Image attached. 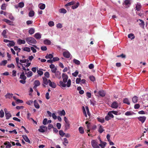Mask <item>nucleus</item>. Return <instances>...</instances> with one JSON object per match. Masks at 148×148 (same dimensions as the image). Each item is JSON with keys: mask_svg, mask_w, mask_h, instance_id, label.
Returning <instances> with one entry per match:
<instances>
[{"mask_svg": "<svg viewBox=\"0 0 148 148\" xmlns=\"http://www.w3.org/2000/svg\"><path fill=\"white\" fill-rule=\"evenodd\" d=\"M26 42L29 44H36L37 41L35 39L32 37H28L25 38Z\"/></svg>", "mask_w": 148, "mask_h": 148, "instance_id": "f257e3e1", "label": "nucleus"}, {"mask_svg": "<svg viewBox=\"0 0 148 148\" xmlns=\"http://www.w3.org/2000/svg\"><path fill=\"white\" fill-rule=\"evenodd\" d=\"M91 145L93 148H100L99 146L98 145V143L95 140H92Z\"/></svg>", "mask_w": 148, "mask_h": 148, "instance_id": "f03ea898", "label": "nucleus"}, {"mask_svg": "<svg viewBox=\"0 0 148 148\" xmlns=\"http://www.w3.org/2000/svg\"><path fill=\"white\" fill-rule=\"evenodd\" d=\"M4 110L5 112V116L6 117V119H9L11 117V114L7 110L6 108H4Z\"/></svg>", "mask_w": 148, "mask_h": 148, "instance_id": "7ed1b4c3", "label": "nucleus"}, {"mask_svg": "<svg viewBox=\"0 0 148 148\" xmlns=\"http://www.w3.org/2000/svg\"><path fill=\"white\" fill-rule=\"evenodd\" d=\"M47 127L42 125L40 127V128L38 129V130L40 132L43 133L45 131V130H47Z\"/></svg>", "mask_w": 148, "mask_h": 148, "instance_id": "20e7f679", "label": "nucleus"}, {"mask_svg": "<svg viewBox=\"0 0 148 148\" xmlns=\"http://www.w3.org/2000/svg\"><path fill=\"white\" fill-rule=\"evenodd\" d=\"M49 67L51 69V71L53 73H55L57 69L55 65L52 64L49 66Z\"/></svg>", "mask_w": 148, "mask_h": 148, "instance_id": "39448f33", "label": "nucleus"}, {"mask_svg": "<svg viewBox=\"0 0 148 148\" xmlns=\"http://www.w3.org/2000/svg\"><path fill=\"white\" fill-rule=\"evenodd\" d=\"M135 5L136 10L137 11H140L142 7V5H141V4L140 3L137 2L136 4H135Z\"/></svg>", "mask_w": 148, "mask_h": 148, "instance_id": "423d86ee", "label": "nucleus"}, {"mask_svg": "<svg viewBox=\"0 0 148 148\" xmlns=\"http://www.w3.org/2000/svg\"><path fill=\"white\" fill-rule=\"evenodd\" d=\"M62 78H63V81L64 82H66L68 78V75L65 73H63L62 74Z\"/></svg>", "mask_w": 148, "mask_h": 148, "instance_id": "0eeeda50", "label": "nucleus"}, {"mask_svg": "<svg viewBox=\"0 0 148 148\" xmlns=\"http://www.w3.org/2000/svg\"><path fill=\"white\" fill-rule=\"evenodd\" d=\"M118 107V104L116 101L113 102L111 105V107L113 108L116 109Z\"/></svg>", "mask_w": 148, "mask_h": 148, "instance_id": "6e6552de", "label": "nucleus"}, {"mask_svg": "<svg viewBox=\"0 0 148 148\" xmlns=\"http://www.w3.org/2000/svg\"><path fill=\"white\" fill-rule=\"evenodd\" d=\"M49 85L51 87L55 88L56 87V85L54 82H51L50 79H49Z\"/></svg>", "mask_w": 148, "mask_h": 148, "instance_id": "1a4fd4ad", "label": "nucleus"}, {"mask_svg": "<svg viewBox=\"0 0 148 148\" xmlns=\"http://www.w3.org/2000/svg\"><path fill=\"white\" fill-rule=\"evenodd\" d=\"M4 145L5 146V148H10L12 147L10 143L8 141H6L4 143Z\"/></svg>", "mask_w": 148, "mask_h": 148, "instance_id": "9d476101", "label": "nucleus"}, {"mask_svg": "<svg viewBox=\"0 0 148 148\" xmlns=\"http://www.w3.org/2000/svg\"><path fill=\"white\" fill-rule=\"evenodd\" d=\"M138 120L143 123L146 119V118L145 116H140L138 118Z\"/></svg>", "mask_w": 148, "mask_h": 148, "instance_id": "9b49d317", "label": "nucleus"}, {"mask_svg": "<svg viewBox=\"0 0 148 148\" xmlns=\"http://www.w3.org/2000/svg\"><path fill=\"white\" fill-rule=\"evenodd\" d=\"M63 55L64 57L69 58L70 57V54L68 51H66L63 53Z\"/></svg>", "mask_w": 148, "mask_h": 148, "instance_id": "f8f14e48", "label": "nucleus"}, {"mask_svg": "<svg viewBox=\"0 0 148 148\" xmlns=\"http://www.w3.org/2000/svg\"><path fill=\"white\" fill-rule=\"evenodd\" d=\"M54 73H55V76L58 79H60L61 78V73L59 71H56Z\"/></svg>", "mask_w": 148, "mask_h": 148, "instance_id": "ddd939ff", "label": "nucleus"}, {"mask_svg": "<svg viewBox=\"0 0 148 148\" xmlns=\"http://www.w3.org/2000/svg\"><path fill=\"white\" fill-rule=\"evenodd\" d=\"M34 37L37 39H39L41 37V35L39 33H37L34 34Z\"/></svg>", "mask_w": 148, "mask_h": 148, "instance_id": "4468645a", "label": "nucleus"}, {"mask_svg": "<svg viewBox=\"0 0 148 148\" xmlns=\"http://www.w3.org/2000/svg\"><path fill=\"white\" fill-rule=\"evenodd\" d=\"M34 86L33 88H36L37 86H39L40 85V82L38 80H35L34 82Z\"/></svg>", "mask_w": 148, "mask_h": 148, "instance_id": "2eb2a0df", "label": "nucleus"}, {"mask_svg": "<svg viewBox=\"0 0 148 148\" xmlns=\"http://www.w3.org/2000/svg\"><path fill=\"white\" fill-rule=\"evenodd\" d=\"M15 43L13 40H11L10 42L7 44V45L9 47H13L14 46Z\"/></svg>", "mask_w": 148, "mask_h": 148, "instance_id": "dca6fc26", "label": "nucleus"}, {"mask_svg": "<svg viewBox=\"0 0 148 148\" xmlns=\"http://www.w3.org/2000/svg\"><path fill=\"white\" fill-rule=\"evenodd\" d=\"M22 136L26 142H27L29 143H30V140L26 135H23Z\"/></svg>", "mask_w": 148, "mask_h": 148, "instance_id": "f3484780", "label": "nucleus"}, {"mask_svg": "<svg viewBox=\"0 0 148 148\" xmlns=\"http://www.w3.org/2000/svg\"><path fill=\"white\" fill-rule=\"evenodd\" d=\"M13 95V94H12L7 93L5 95V97L6 99L8 98L10 99L12 97Z\"/></svg>", "mask_w": 148, "mask_h": 148, "instance_id": "a211bd4d", "label": "nucleus"}, {"mask_svg": "<svg viewBox=\"0 0 148 148\" xmlns=\"http://www.w3.org/2000/svg\"><path fill=\"white\" fill-rule=\"evenodd\" d=\"M17 43L19 45L22 44H25V41L24 40H22L21 39H19L18 40Z\"/></svg>", "mask_w": 148, "mask_h": 148, "instance_id": "6ab92c4d", "label": "nucleus"}, {"mask_svg": "<svg viewBox=\"0 0 148 148\" xmlns=\"http://www.w3.org/2000/svg\"><path fill=\"white\" fill-rule=\"evenodd\" d=\"M66 83H64V82L61 81L59 82V86L62 87H64L66 86Z\"/></svg>", "mask_w": 148, "mask_h": 148, "instance_id": "aec40b11", "label": "nucleus"}, {"mask_svg": "<svg viewBox=\"0 0 148 148\" xmlns=\"http://www.w3.org/2000/svg\"><path fill=\"white\" fill-rule=\"evenodd\" d=\"M45 5L44 4L41 3L38 5V7L41 10H43L45 8Z\"/></svg>", "mask_w": 148, "mask_h": 148, "instance_id": "412c9836", "label": "nucleus"}, {"mask_svg": "<svg viewBox=\"0 0 148 148\" xmlns=\"http://www.w3.org/2000/svg\"><path fill=\"white\" fill-rule=\"evenodd\" d=\"M3 21L6 22L10 25H11L12 24L11 23H13L10 20L6 19H3Z\"/></svg>", "mask_w": 148, "mask_h": 148, "instance_id": "4be33fe9", "label": "nucleus"}, {"mask_svg": "<svg viewBox=\"0 0 148 148\" xmlns=\"http://www.w3.org/2000/svg\"><path fill=\"white\" fill-rule=\"evenodd\" d=\"M123 102L124 103L128 105H129L130 104V103L129 100V99H128L127 98L124 99L123 100Z\"/></svg>", "mask_w": 148, "mask_h": 148, "instance_id": "5701e85b", "label": "nucleus"}, {"mask_svg": "<svg viewBox=\"0 0 148 148\" xmlns=\"http://www.w3.org/2000/svg\"><path fill=\"white\" fill-rule=\"evenodd\" d=\"M34 105L35 107L37 109H38L40 108V106L38 103L35 100L34 101Z\"/></svg>", "mask_w": 148, "mask_h": 148, "instance_id": "b1692460", "label": "nucleus"}, {"mask_svg": "<svg viewBox=\"0 0 148 148\" xmlns=\"http://www.w3.org/2000/svg\"><path fill=\"white\" fill-rule=\"evenodd\" d=\"M99 95L101 97H104L105 95V92L103 90H100L99 92Z\"/></svg>", "mask_w": 148, "mask_h": 148, "instance_id": "393cba45", "label": "nucleus"}, {"mask_svg": "<svg viewBox=\"0 0 148 148\" xmlns=\"http://www.w3.org/2000/svg\"><path fill=\"white\" fill-rule=\"evenodd\" d=\"M43 42L45 44L47 45H50L51 44V42L48 39L44 40Z\"/></svg>", "mask_w": 148, "mask_h": 148, "instance_id": "a878e982", "label": "nucleus"}, {"mask_svg": "<svg viewBox=\"0 0 148 148\" xmlns=\"http://www.w3.org/2000/svg\"><path fill=\"white\" fill-rule=\"evenodd\" d=\"M59 12L60 13L65 14L66 13L67 11L65 9L62 8L60 9Z\"/></svg>", "mask_w": 148, "mask_h": 148, "instance_id": "bb28decb", "label": "nucleus"}, {"mask_svg": "<svg viewBox=\"0 0 148 148\" xmlns=\"http://www.w3.org/2000/svg\"><path fill=\"white\" fill-rule=\"evenodd\" d=\"M58 113L61 116H64L65 114V112L64 110H63L62 111H60L58 112Z\"/></svg>", "mask_w": 148, "mask_h": 148, "instance_id": "cd10ccee", "label": "nucleus"}, {"mask_svg": "<svg viewBox=\"0 0 148 148\" xmlns=\"http://www.w3.org/2000/svg\"><path fill=\"white\" fill-rule=\"evenodd\" d=\"M43 82L44 84L46 85H47L48 84H49V79L48 80L45 77H43Z\"/></svg>", "mask_w": 148, "mask_h": 148, "instance_id": "c85d7f7f", "label": "nucleus"}, {"mask_svg": "<svg viewBox=\"0 0 148 148\" xmlns=\"http://www.w3.org/2000/svg\"><path fill=\"white\" fill-rule=\"evenodd\" d=\"M65 130H66L69 129L70 127V124L69 122L65 123Z\"/></svg>", "mask_w": 148, "mask_h": 148, "instance_id": "c756f323", "label": "nucleus"}, {"mask_svg": "<svg viewBox=\"0 0 148 148\" xmlns=\"http://www.w3.org/2000/svg\"><path fill=\"white\" fill-rule=\"evenodd\" d=\"M139 20L140 21V23H139L140 26V27H142L143 28L144 27V23L143 21L142 20L139 19Z\"/></svg>", "mask_w": 148, "mask_h": 148, "instance_id": "7c9ffc66", "label": "nucleus"}, {"mask_svg": "<svg viewBox=\"0 0 148 148\" xmlns=\"http://www.w3.org/2000/svg\"><path fill=\"white\" fill-rule=\"evenodd\" d=\"M53 57V55L51 54H47L46 55V56H45V58L46 59H52Z\"/></svg>", "mask_w": 148, "mask_h": 148, "instance_id": "2f4dec72", "label": "nucleus"}, {"mask_svg": "<svg viewBox=\"0 0 148 148\" xmlns=\"http://www.w3.org/2000/svg\"><path fill=\"white\" fill-rule=\"evenodd\" d=\"M138 100V97L136 96L132 98V101L134 103H136Z\"/></svg>", "mask_w": 148, "mask_h": 148, "instance_id": "473e14b6", "label": "nucleus"}, {"mask_svg": "<svg viewBox=\"0 0 148 148\" xmlns=\"http://www.w3.org/2000/svg\"><path fill=\"white\" fill-rule=\"evenodd\" d=\"M20 78L24 80H25L26 79V77L24 75V73H23L20 76Z\"/></svg>", "mask_w": 148, "mask_h": 148, "instance_id": "72a5a7b5", "label": "nucleus"}, {"mask_svg": "<svg viewBox=\"0 0 148 148\" xmlns=\"http://www.w3.org/2000/svg\"><path fill=\"white\" fill-rule=\"evenodd\" d=\"M35 32V29L33 28H31L29 30V33L30 34H33Z\"/></svg>", "mask_w": 148, "mask_h": 148, "instance_id": "f704fd0d", "label": "nucleus"}, {"mask_svg": "<svg viewBox=\"0 0 148 148\" xmlns=\"http://www.w3.org/2000/svg\"><path fill=\"white\" fill-rule=\"evenodd\" d=\"M128 37L129 38H130L131 39H133L134 38L135 36L133 34L131 33L128 35Z\"/></svg>", "mask_w": 148, "mask_h": 148, "instance_id": "c9c22d12", "label": "nucleus"}, {"mask_svg": "<svg viewBox=\"0 0 148 148\" xmlns=\"http://www.w3.org/2000/svg\"><path fill=\"white\" fill-rule=\"evenodd\" d=\"M42 69H39V70H37V72L38 75L40 76H41L43 74V72L42 71Z\"/></svg>", "mask_w": 148, "mask_h": 148, "instance_id": "e433bc0d", "label": "nucleus"}, {"mask_svg": "<svg viewBox=\"0 0 148 148\" xmlns=\"http://www.w3.org/2000/svg\"><path fill=\"white\" fill-rule=\"evenodd\" d=\"M7 31V29H5L3 31V32L2 33V35L5 38H7V36L6 35Z\"/></svg>", "mask_w": 148, "mask_h": 148, "instance_id": "4c0bfd02", "label": "nucleus"}, {"mask_svg": "<svg viewBox=\"0 0 148 148\" xmlns=\"http://www.w3.org/2000/svg\"><path fill=\"white\" fill-rule=\"evenodd\" d=\"M31 116V114L29 112H28L27 113V118L29 120H32L33 122H35V121L32 118H30V116Z\"/></svg>", "mask_w": 148, "mask_h": 148, "instance_id": "58836bf2", "label": "nucleus"}, {"mask_svg": "<svg viewBox=\"0 0 148 148\" xmlns=\"http://www.w3.org/2000/svg\"><path fill=\"white\" fill-rule=\"evenodd\" d=\"M79 133L81 134H83L84 133V131L83 128L82 127H80L79 128Z\"/></svg>", "mask_w": 148, "mask_h": 148, "instance_id": "ea45409f", "label": "nucleus"}, {"mask_svg": "<svg viewBox=\"0 0 148 148\" xmlns=\"http://www.w3.org/2000/svg\"><path fill=\"white\" fill-rule=\"evenodd\" d=\"M113 113L112 112V111H109L108 113V115L111 118H113L114 117V116L112 114Z\"/></svg>", "mask_w": 148, "mask_h": 148, "instance_id": "a19ab883", "label": "nucleus"}, {"mask_svg": "<svg viewBox=\"0 0 148 148\" xmlns=\"http://www.w3.org/2000/svg\"><path fill=\"white\" fill-rule=\"evenodd\" d=\"M106 144V142H102V143L99 144V146H100L101 148H105Z\"/></svg>", "mask_w": 148, "mask_h": 148, "instance_id": "79ce46f5", "label": "nucleus"}, {"mask_svg": "<svg viewBox=\"0 0 148 148\" xmlns=\"http://www.w3.org/2000/svg\"><path fill=\"white\" fill-rule=\"evenodd\" d=\"M73 62L77 65H79L80 64V62L76 59H74L73 60Z\"/></svg>", "mask_w": 148, "mask_h": 148, "instance_id": "37998d69", "label": "nucleus"}, {"mask_svg": "<svg viewBox=\"0 0 148 148\" xmlns=\"http://www.w3.org/2000/svg\"><path fill=\"white\" fill-rule=\"evenodd\" d=\"M34 12L33 11H30L29 13V17H32L34 16Z\"/></svg>", "mask_w": 148, "mask_h": 148, "instance_id": "c03bdc74", "label": "nucleus"}, {"mask_svg": "<svg viewBox=\"0 0 148 148\" xmlns=\"http://www.w3.org/2000/svg\"><path fill=\"white\" fill-rule=\"evenodd\" d=\"M79 3L77 2L75 5H73L72 6V8L73 9H75L77 8L79 5Z\"/></svg>", "mask_w": 148, "mask_h": 148, "instance_id": "a18cd8bd", "label": "nucleus"}, {"mask_svg": "<svg viewBox=\"0 0 148 148\" xmlns=\"http://www.w3.org/2000/svg\"><path fill=\"white\" fill-rule=\"evenodd\" d=\"M112 112L113 114L116 115H119L121 114L120 112H119L117 111L112 110Z\"/></svg>", "mask_w": 148, "mask_h": 148, "instance_id": "49530a36", "label": "nucleus"}, {"mask_svg": "<svg viewBox=\"0 0 148 148\" xmlns=\"http://www.w3.org/2000/svg\"><path fill=\"white\" fill-rule=\"evenodd\" d=\"M74 3H75L74 1H71V2H69V3H67L65 5V6H70V5H73L74 4Z\"/></svg>", "mask_w": 148, "mask_h": 148, "instance_id": "de8ad7c7", "label": "nucleus"}, {"mask_svg": "<svg viewBox=\"0 0 148 148\" xmlns=\"http://www.w3.org/2000/svg\"><path fill=\"white\" fill-rule=\"evenodd\" d=\"M24 4L23 2H20L18 3V6L20 8H22L24 6Z\"/></svg>", "mask_w": 148, "mask_h": 148, "instance_id": "09e8293b", "label": "nucleus"}, {"mask_svg": "<svg viewBox=\"0 0 148 148\" xmlns=\"http://www.w3.org/2000/svg\"><path fill=\"white\" fill-rule=\"evenodd\" d=\"M33 75V73L31 71L28 72L27 73V77H28L32 76Z\"/></svg>", "mask_w": 148, "mask_h": 148, "instance_id": "8fccbe9b", "label": "nucleus"}, {"mask_svg": "<svg viewBox=\"0 0 148 148\" xmlns=\"http://www.w3.org/2000/svg\"><path fill=\"white\" fill-rule=\"evenodd\" d=\"M48 25L49 26L52 27L54 25V24L53 21H51L48 22Z\"/></svg>", "mask_w": 148, "mask_h": 148, "instance_id": "3c124183", "label": "nucleus"}, {"mask_svg": "<svg viewBox=\"0 0 148 148\" xmlns=\"http://www.w3.org/2000/svg\"><path fill=\"white\" fill-rule=\"evenodd\" d=\"M7 63V61L6 60H4L1 62L0 64L1 65L5 66Z\"/></svg>", "mask_w": 148, "mask_h": 148, "instance_id": "603ef678", "label": "nucleus"}, {"mask_svg": "<svg viewBox=\"0 0 148 148\" xmlns=\"http://www.w3.org/2000/svg\"><path fill=\"white\" fill-rule=\"evenodd\" d=\"M104 131V130L103 129V128H102L101 125H100V126L99 128V129L98 130L99 132L100 133H102Z\"/></svg>", "mask_w": 148, "mask_h": 148, "instance_id": "864d4df0", "label": "nucleus"}, {"mask_svg": "<svg viewBox=\"0 0 148 148\" xmlns=\"http://www.w3.org/2000/svg\"><path fill=\"white\" fill-rule=\"evenodd\" d=\"M4 112L2 110H0V117L3 118L4 116Z\"/></svg>", "mask_w": 148, "mask_h": 148, "instance_id": "5fc2aeb1", "label": "nucleus"}, {"mask_svg": "<svg viewBox=\"0 0 148 148\" xmlns=\"http://www.w3.org/2000/svg\"><path fill=\"white\" fill-rule=\"evenodd\" d=\"M23 50L27 52H30V49L29 47H25L23 48Z\"/></svg>", "mask_w": 148, "mask_h": 148, "instance_id": "6e6d98bb", "label": "nucleus"}, {"mask_svg": "<svg viewBox=\"0 0 148 148\" xmlns=\"http://www.w3.org/2000/svg\"><path fill=\"white\" fill-rule=\"evenodd\" d=\"M71 81L70 79H69L67 82L66 84V86L67 87H69L71 85Z\"/></svg>", "mask_w": 148, "mask_h": 148, "instance_id": "4d7b16f0", "label": "nucleus"}, {"mask_svg": "<svg viewBox=\"0 0 148 148\" xmlns=\"http://www.w3.org/2000/svg\"><path fill=\"white\" fill-rule=\"evenodd\" d=\"M124 3L126 5H127L129 4L130 5L131 4L130 0H125L124 1Z\"/></svg>", "mask_w": 148, "mask_h": 148, "instance_id": "13d9d810", "label": "nucleus"}, {"mask_svg": "<svg viewBox=\"0 0 148 148\" xmlns=\"http://www.w3.org/2000/svg\"><path fill=\"white\" fill-rule=\"evenodd\" d=\"M59 134L62 137H63L65 134V133L62 130H60L59 131Z\"/></svg>", "mask_w": 148, "mask_h": 148, "instance_id": "bf43d9fd", "label": "nucleus"}, {"mask_svg": "<svg viewBox=\"0 0 148 148\" xmlns=\"http://www.w3.org/2000/svg\"><path fill=\"white\" fill-rule=\"evenodd\" d=\"M99 122L103 123L104 121V119L103 118H97Z\"/></svg>", "mask_w": 148, "mask_h": 148, "instance_id": "052dcab7", "label": "nucleus"}, {"mask_svg": "<svg viewBox=\"0 0 148 148\" xmlns=\"http://www.w3.org/2000/svg\"><path fill=\"white\" fill-rule=\"evenodd\" d=\"M78 74V72L77 70H76L75 72L72 73V75L75 77H76Z\"/></svg>", "mask_w": 148, "mask_h": 148, "instance_id": "680f3d73", "label": "nucleus"}, {"mask_svg": "<svg viewBox=\"0 0 148 148\" xmlns=\"http://www.w3.org/2000/svg\"><path fill=\"white\" fill-rule=\"evenodd\" d=\"M1 9L2 10H5L6 9V5L5 3L3 4L1 7Z\"/></svg>", "mask_w": 148, "mask_h": 148, "instance_id": "e2e57ef3", "label": "nucleus"}, {"mask_svg": "<svg viewBox=\"0 0 148 148\" xmlns=\"http://www.w3.org/2000/svg\"><path fill=\"white\" fill-rule=\"evenodd\" d=\"M90 80L92 82H94L95 80V78L93 76H91L89 77Z\"/></svg>", "mask_w": 148, "mask_h": 148, "instance_id": "0e129e2a", "label": "nucleus"}, {"mask_svg": "<svg viewBox=\"0 0 148 148\" xmlns=\"http://www.w3.org/2000/svg\"><path fill=\"white\" fill-rule=\"evenodd\" d=\"M40 48L41 50L43 51H46L47 49V47L45 46H42Z\"/></svg>", "mask_w": 148, "mask_h": 148, "instance_id": "69168bd1", "label": "nucleus"}, {"mask_svg": "<svg viewBox=\"0 0 148 148\" xmlns=\"http://www.w3.org/2000/svg\"><path fill=\"white\" fill-rule=\"evenodd\" d=\"M125 114L126 116H129L132 115V112L130 111H127L125 113Z\"/></svg>", "mask_w": 148, "mask_h": 148, "instance_id": "338daca9", "label": "nucleus"}, {"mask_svg": "<svg viewBox=\"0 0 148 148\" xmlns=\"http://www.w3.org/2000/svg\"><path fill=\"white\" fill-rule=\"evenodd\" d=\"M56 27L58 28H61L62 27V25L61 24L58 23L56 25Z\"/></svg>", "mask_w": 148, "mask_h": 148, "instance_id": "774afa93", "label": "nucleus"}]
</instances>
